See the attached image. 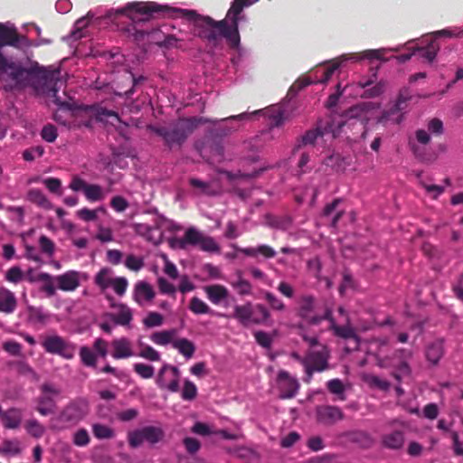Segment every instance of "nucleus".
Segmentation results:
<instances>
[{
	"label": "nucleus",
	"mask_w": 463,
	"mask_h": 463,
	"mask_svg": "<svg viewBox=\"0 0 463 463\" xmlns=\"http://www.w3.org/2000/svg\"><path fill=\"white\" fill-rule=\"evenodd\" d=\"M317 419L325 424H333L343 419L342 411L335 406H321L317 410Z\"/></svg>",
	"instance_id": "obj_25"
},
{
	"label": "nucleus",
	"mask_w": 463,
	"mask_h": 463,
	"mask_svg": "<svg viewBox=\"0 0 463 463\" xmlns=\"http://www.w3.org/2000/svg\"><path fill=\"white\" fill-rule=\"evenodd\" d=\"M22 452L20 441L17 439L4 440L0 447V453L4 455L15 456Z\"/></svg>",
	"instance_id": "obj_40"
},
{
	"label": "nucleus",
	"mask_w": 463,
	"mask_h": 463,
	"mask_svg": "<svg viewBox=\"0 0 463 463\" xmlns=\"http://www.w3.org/2000/svg\"><path fill=\"white\" fill-rule=\"evenodd\" d=\"M331 132L333 137H335L339 132V128L335 129L333 126H330L328 128H326L324 131H322L320 128H316L315 130L307 131L301 138V140L298 142V145L294 147V152L299 149L302 146L307 145H316L318 144L320 140L323 139V137L325 133Z\"/></svg>",
	"instance_id": "obj_21"
},
{
	"label": "nucleus",
	"mask_w": 463,
	"mask_h": 463,
	"mask_svg": "<svg viewBox=\"0 0 463 463\" xmlns=\"http://www.w3.org/2000/svg\"><path fill=\"white\" fill-rule=\"evenodd\" d=\"M232 317L242 326H249L266 323L270 317V313L261 304H257L253 307L250 302H247L244 305L235 306Z\"/></svg>",
	"instance_id": "obj_4"
},
{
	"label": "nucleus",
	"mask_w": 463,
	"mask_h": 463,
	"mask_svg": "<svg viewBox=\"0 0 463 463\" xmlns=\"http://www.w3.org/2000/svg\"><path fill=\"white\" fill-rule=\"evenodd\" d=\"M72 441L78 447H85L90 441V435L85 429H80L73 434Z\"/></svg>",
	"instance_id": "obj_54"
},
{
	"label": "nucleus",
	"mask_w": 463,
	"mask_h": 463,
	"mask_svg": "<svg viewBox=\"0 0 463 463\" xmlns=\"http://www.w3.org/2000/svg\"><path fill=\"white\" fill-rule=\"evenodd\" d=\"M111 207L118 213H122L129 206L128 202L121 195L113 196L110 201Z\"/></svg>",
	"instance_id": "obj_59"
},
{
	"label": "nucleus",
	"mask_w": 463,
	"mask_h": 463,
	"mask_svg": "<svg viewBox=\"0 0 463 463\" xmlns=\"http://www.w3.org/2000/svg\"><path fill=\"white\" fill-rule=\"evenodd\" d=\"M259 0H234L228 10L224 20L215 22L209 16H203L194 10L178 9L194 27V34L199 37L214 40L217 37L215 31L224 36L232 45L237 46L240 43L238 20L244 6L251 5Z\"/></svg>",
	"instance_id": "obj_1"
},
{
	"label": "nucleus",
	"mask_w": 463,
	"mask_h": 463,
	"mask_svg": "<svg viewBox=\"0 0 463 463\" xmlns=\"http://www.w3.org/2000/svg\"><path fill=\"white\" fill-rule=\"evenodd\" d=\"M380 444L382 448L388 450L399 451L402 449L405 444L404 431L394 430L383 433L380 438Z\"/></svg>",
	"instance_id": "obj_17"
},
{
	"label": "nucleus",
	"mask_w": 463,
	"mask_h": 463,
	"mask_svg": "<svg viewBox=\"0 0 463 463\" xmlns=\"http://www.w3.org/2000/svg\"><path fill=\"white\" fill-rule=\"evenodd\" d=\"M22 411L17 408H10L1 415L2 424L5 429L16 430L22 423Z\"/></svg>",
	"instance_id": "obj_27"
},
{
	"label": "nucleus",
	"mask_w": 463,
	"mask_h": 463,
	"mask_svg": "<svg viewBox=\"0 0 463 463\" xmlns=\"http://www.w3.org/2000/svg\"><path fill=\"white\" fill-rule=\"evenodd\" d=\"M16 298L13 292L5 288H0V312L13 313L16 307Z\"/></svg>",
	"instance_id": "obj_30"
},
{
	"label": "nucleus",
	"mask_w": 463,
	"mask_h": 463,
	"mask_svg": "<svg viewBox=\"0 0 463 463\" xmlns=\"http://www.w3.org/2000/svg\"><path fill=\"white\" fill-rule=\"evenodd\" d=\"M99 213H106L104 206H99L96 209L82 208L77 211L76 215L84 222H94L98 219Z\"/></svg>",
	"instance_id": "obj_42"
},
{
	"label": "nucleus",
	"mask_w": 463,
	"mask_h": 463,
	"mask_svg": "<svg viewBox=\"0 0 463 463\" xmlns=\"http://www.w3.org/2000/svg\"><path fill=\"white\" fill-rule=\"evenodd\" d=\"M316 307V298L311 295H303L298 300V314L301 317L308 318Z\"/></svg>",
	"instance_id": "obj_32"
},
{
	"label": "nucleus",
	"mask_w": 463,
	"mask_h": 463,
	"mask_svg": "<svg viewBox=\"0 0 463 463\" xmlns=\"http://www.w3.org/2000/svg\"><path fill=\"white\" fill-rule=\"evenodd\" d=\"M337 203L338 202L335 201L332 203L326 205V208L324 209L325 217L331 218L330 222L331 225L333 226H335L337 221L341 217V213H336L332 218V214L334 213V211L335 210Z\"/></svg>",
	"instance_id": "obj_60"
},
{
	"label": "nucleus",
	"mask_w": 463,
	"mask_h": 463,
	"mask_svg": "<svg viewBox=\"0 0 463 463\" xmlns=\"http://www.w3.org/2000/svg\"><path fill=\"white\" fill-rule=\"evenodd\" d=\"M444 354L443 343L440 340L430 343L426 349V357L432 364H437Z\"/></svg>",
	"instance_id": "obj_33"
},
{
	"label": "nucleus",
	"mask_w": 463,
	"mask_h": 463,
	"mask_svg": "<svg viewBox=\"0 0 463 463\" xmlns=\"http://www.w3.org/2000/svg\"><path fill=\"white\" fill-rule=\"evenodd\" d=\"M184 445L186 451L190 454L196 453L201 447L200 442L196 439L191 437L184 439Z\"/></svg>",
	"instance_id": "obj_64"
},
{
	"label": "nucleus",
	"mask_w": 463,
	"mask_h": 463,
	"mask_svg": "<svg viewBox=\"0 0 463 463\" xmlns=\"http://www.w3.org/2000/svg\"><path fill=\"white\" fill-rule=\"evenodd\" d=\"M155 225L156 227V231L161 232L162 233L163 231L175 232L182 229V227L179 224L163 216H156L155 218Z\"/></svg>",
	"instance_id": "obj_39"
},
{
	"label": "nucleus",
	"mask_w": 463,
	"mask_h": 463,
	"mask_svg": "<svg viewBox=\"0 0 463 463\" xmlns=\"http://www.w3.org/2000/svg\"><path fill=\"white\" fill-rule=\"evenodd\" d=\"M371 348L373 351L374 357L376 359V364L382 368L388 367H398V371L393 373V376L400 380L402 375L409 374L410 368L407 363L402 362L399 364L395 363V358L401 354L405 353L404 350H397L392 352V354H389V352L392 351V348L389 345V339L387 337L383 338H375L371 342Z\"/></svg>",
	"instance_id": "obj_3"
},
{
	"label": "nucleus",
	"mask_w": 463,
	"mask_h": 463,
	"mask_svg": "<svg viewBox=\"0 0 463 463\" xmlns=\"http://www.w3.org/2000/svg\"><path fill=\"white\" fill-rule=\"evenodd\" d=\"M155 298V291L150 284L145 281L136 283L133 291L134 300L140 306L150 302Z\"/></svg>",
	"instance_id": "obj_24"
},
{
	"label": "nucleus",
	"mask_w": 463,
	"mask_h": 463,
	"mask_svg": "<svg viewBox=\"0 0 463 463\" xmlns=\"http://www.w3.org/2000/svg\"><path fill=\"white\" fill-rule=\"evenodd\" d=\"M43 184L52 193L60 194L61 183L58 178L49 177L43 180Z\"/></svg>",
	"instance_id": "obj_62"
},
{
	"label": "nucleus",
	"mask_w": 463,
	"mask_h": 463,
	"mask_svg": "<svg viewBox=\"0 0 463 463\" xmlns=\"http://www.w3.org/2000/svg\"><path fill=\"white\" fill-rule=\"evenodd\" d=\"M196 395H197L196 385L190 380H185L184 382V386L182 389V398L186 401H192L196 397Z\"/></svg>",
	"instance_id": "obj_53"
},
{
	"label": "nucleus",
	"mask_w": 463,
	"mask_h": 463,
	"mask_svg": "<svg viewBox=\"0 0 463 463\" xmlns=\"http://www.w3.org/2000/svg\"><path fill=\"white\" fill-rule=\"evenodd\" d=\"M164 430L159 427L146 426L128 432V440L131 448L140 447L145 441L156 444L163 439Z\"/></svg>",
	"instance_id": "obj_11"
},
{
	"label": "nucleus",
	"mask_w": 463,
	"mask_h": 463,
	"mask_svg": "<svg viewBox=\"0 0 463 463\" xmlns=\"http://www.w3.org/2000/svg\"><path fill=\"white\" fill-rule=\"evenodd\" d=\"M350 439L362 448H370L374 442L373 437L365 431H354L350 433Z\"/></svg>",
	"instance_id": "obj_44"
},
{
	"label": "nucleus",
	"mask_w": 463,
	"mask_h": 463,
	"mask_svg": "<svg viewBox=\"0 0 463 463\" xmlns=\"http://www.w3.org/2000/svg\"><path fill=\"white\" fill-rule=\"evenodd\" d=\"M84 195L90 202H100L106 198L107 192L99 184H89Z\"/></svg>",
	"instance_id": "obj_35"
},
{
	"label": "nucleus",
	"mask_w": 463,
	"mask_h": 463,
	"mask_svg": "<svg viewBox=\"0 0 463 463\" xmlns=\"http://www.w3.org/2000/svg\"><path fill=\"white\" fill-rule=\"evenodd\" d=\"M24 429L30 436H32L35 439H39V438L43 437L46 431L45 426H43L36 419L27 420L24 423Z\"/></svg>",
	"instance_id": "obj_37"
},
{
	"label": "nucleus",
	"mask_w": 463,
	"mask_h": 463,
	"mask_svg": "<svg viewBox=\"0 0 463 463\" xmlns=\"http://www.w3.org/2000/svg\"><path fill=\"white\" fill-rule=\"evenodd\" d=\"M27 199L31 203L38 205L41 208L49 210L52 208V203L48 200L46 195L38 189H31L27 193Z\"/></svg>",
	"instance_id": "obj_34"
},
{
	"label": "nucleus",
	"mask_w": 463,
	"mask_h": 463,
	"mask_svg": "<svg viewBox=\"0 0 463 463\" xmlns=\"http://www.w3.org/2000/svg\"><path fill=\"white\" fill-rule=\"evenodd\" d=\"M138 356L151 362H156L160 360V354L155 348L142 343H139Z\"/></svg>",
	"instance_id": "obj_45"
},
{
	"label": "nucleus",
	"mask_w": 463,
	"mask_h": 463,
	"mask_svg": "<svg viewBox=\"0 0 463 463\" xmlns=\"http://www.w3.org/2000/svg\"><path fill=\"white\" fill-rule=\"evenodd\" d=\"M323 319H328L330 321V327L334 330L335 334L337 336L343 337V338H354L357 341V336L354 333V330L349 326L346 325L345 326H338L335 320L332 318L331 316V310H326L325 315L322 317H313L310 318V322L312 324H318Z\"/></svg>",
	"instance_id": "obj_20"
},
{
	"label": "nucleus",
	"mask_w": 463,
	"mask_h": 463,
	"mask_svg": "<svg viewBox=\"0 0 463 463\" xmlns=\"http://www.w3.org/2000/svg\"><path fill=\"white\" fill-rule=\"evenodd\" d=\"M94 283L101 292L105 293L109 288H111L118 296H123L128 286L126 278L115 276L113 270L109 268L101 269L95 275Z\"/></svg>",
	"instance_id": "obj_7"
},
{
	"label": "nucleus",
	"mask_w": 463,
	"mask_h": 463,
	"mask_svg": "<svg viewBox=\"0 0 463 463\" xmlns=\"http://www.w3.org/2000/svg\"><path fill=\"white\" fill-rule=\"evenodd\" d=\"M89 411V404L85 400H78L69 403L53 420L52 429H64L82 420Z\"/></svg>",
	"instance_id": "obj_6"
},
{
	"label": "nucleus",
	"mask_w": 463,
	"mask_h": 463,
	"mask_svg": "<svg viewBox=\"0 0 463 463\" xmlns=\"http://www.w3.org/2000/svg\"><path fill=\"white\" fill-rule=\"evenodd\" d=\"M165 260L164 272L171 279H176L178 277V270L176 266L171 262L165 255L163 256Z\"/></svg>",
	"instance_id": "obj_63"
},
{
	"label": "nucleus",
	"mask_w": 463,
	"mask_h": 463,
	"mask_svg": "<svg viewBox=\"0 0 463 463\" xmlns=\"http://www.w3.org/2000/svg\"><path fill=\"white\" fill-rule=\"evenodd\" d=\"M125 265L128 269L138 271L141 269L144 266V260L141 257H137L135 255H129L127 257L125 260Z\"/></svg>",
	"instance_id": "obj_58"
},
{
	"label": "nucleus",
	"mask_w": 463,
	"mask_h": 463,
	"mask_svg": "<svg viewBox=\"0 0 463 463\" xmlns=\"http://www.w3.org/2000/svg\"><path fill=\"white\" fill-rule=\"evenodd\" d=\"M39 247L43 253L49 257H52L55 251L54 242L45 235H42L39 238Z\"/></svg>",
	"instance_id": "obj_52"
},
{
	"label": "nucleus",
	"mask_w": 463,
	"mask_h": 463,
	"mask_svg": "<svg viewBox=\"0 0 463 463\" xmlns=\"http://www.w3.org/2000/svg\"><path fill=\"white\" fill-rule=\"evenodd\" d=\"M379 109L380 105L372 101L361 102L351 107L345 112L346 120L338 125L339 130L341 131L345 126L354 128L356 131L348 136V138L355 143L364 141L367 134L366 125L375 118Z\"/></svg>",
	"instance_id": "obj_2"
},
{
	"label": "nucleus",
	"mask_w": 463,
	"mask_h": 463,
	"mask_svg": "<svg viewBox=\"0 0 463 463\" xmlns=\"http://www.w3.org/2000/svg\"><path fill=\"white\" fill-rule=\"evenodd\" d=\"M133 229L137 234L145 237L148 241H151L156 245L162 241V232L156 231L155 222L153 225L135 223L133 224Z\"/></svg>",
	"instance_id": "obj_26"
},
{
	"label": "nucleus",
	"mask_w": 463,
	"mask_h": 463,
	"mask_svg": "<svg viewBox=\"0 0 463 463\" xmlns=\"http://www.w3.org/2000/svg\"><path fill=\"white\" fill-rule=\"evenodd\" d=\"M176 335L177 331L175 329L156 331L150 335V339L153 343L158 345H166L168 344L173 345Z\"/></svg>",
	"instance_id": "obj_31"
},
{
	"label": "nucleus",
	"mask_w": 463,
	"mask_h": 463,
	"mask_svg": "<svg viewBox=\"0 0 463 463\" xmlns=\"http://www.w3.org/2000/svg\"><path fill=\"white\" fill-rule=\"evenodd\" d=\"M430 135L425 129H418L413 137L410 138L409 145L411 149L418 157L424 156L425 147L430 142Z\"/></svg>",
	"instance_id": "obj_22"
},
{
	"label": "nucleus",
	"mask_w": 463,
	"mask_h": 463,
	"mask_svg": "<svg viewBox=\"0 0 463 463\" xmlns=\"http://www.w3.org/2000/svg\"><path fill=\"white\" fill-rule=\"evenodd\" d=\"M265 298L267 299L272 309L278 311L285 310L284 303L272 293L266 292Z\"/></svg>",
	"instance_id": "obj_61"
},
{
	"label": "nucleus",
	"mask_w": 463,
	"mask_h": 463,
	"mask_svg": "<svg viewBox=\"0 0 463 463\" xmlns=\"http://www.w3.org/2000/svg\"><path fill=\"white\" fill-rule=\"evenodd\" d=\"M92 432L98 439H109L115 436V431L112 428L101 423H94L92 425Z\"/></svg>",
	"instance_id": "obj_43"
},
{
	"label": "nucleus",
	"mask_w": 463,
	"mask_h": 463,
	"mask_svg": "<svg viewBox=\"0 0 463 463\" xmlns=\"http://www.w3.org/2000/svg\"><path fill=\"white\" fill-rule=\"evenodd\" d=\"M439 50V45L435 41H431L425 48H416V51L421 52L422 57L429 62H432L435 60Z\"/></svg>",
	"instance_id": "obj_50"
},
{
	"label": "nucleus",
	"mask_w": 463,
	"mask_h": 463,
	"mask_svg": "<svg viewBox=\"0 0 463 463\" xmlns=\"http://www.w3.org/2000/svg\"><path fill=\"white\" fill-rule=\"evenodd\" d=\"M96 116L99 120L109 122L111 125L120 122L119 117L116 112L106 109H97Z\"/></svg>",
	"instance_id": "obj_49"
},
{
	"label": "nucleus",
	"mask_w": 463,
	"mask_h": 463,
	"mask_svg": "<svg viewBox=\"0 0 463 463\" xmlns=\"http://www.w3.org/2000/svg\"><path fill=\"white\" fill-rule=\"evenodd\" d=\"M42 345L47 353L58 354L68 360L71 359L75 354V345L58 335H46Z\"/></svg>",
	"instance_id": "obj_12"
},
{
	"label": "nucleus",
	"mask_w": 463,
	"mask_h": 463,
	"mask_svg": "<svg viewBox=\"0 0 463 463\" xmlns=\"http://www.w3.org/2000/svg\"><path fill=\"white\" fill-rule=\"evenodd\" d=\"M363 379L365 383H367L370 386L378 388L383 391H386L390 388V383L384 379H382L373 374H364Z\"/></svg>",
	"instance_id": "obj_46"
},
{
	"label": "nucleus",
	"mask_w": 463,
	"mask_h": 463,
	"mask_svg": "<svg viewBox=\"0 0 463 463\" xmlns=\"http://www.w3.org/2000/svg\"><path fill=\"white\" fill-rule=\"evenodd\" d=\"M189 308L193 313L197 315L209 314L211 312L210 307L197 297H194L191 299Z\"/></svg>",
	"instance_id": "obj_48"
},
{
	"label": "nucleus",
	"mask_w": 463,
	"mask_h": 463,
	"mask_svg": "<svg viewBox=\"0 0 463 463\" xmlns=\"http://www.w3.org/2000/svg\"><path fill=\"white\" fill-rule=\"evenodd\" d=\"M180 371L177 367L165 364L158 372L156 383L162 389L176 392L179 390Z\"/></svg>",
	"instance_id": "obj_14"
},
{
	"label": "nucleus",
	"mask_w": 463,
	"mask_h": 463,
	"mask_svg": "<svg viewBox=\"0 0 463 463\" xmlns=\"http://www.w3.org/2000/svg\"><path fill=\"white\" fill-rule=\"evenodd\" d=\"M135 372L144 379H149L154 375V367L149 364L138 363L134 365Z\"/></svg>",
	"instance_id": "obj_56"
},
{
	"label": "nucleus",
	"mask_w": 463,
	"mask_h": 463,
	"mask_svg": "<svg viewBox=\"0 0 463 463\" xmlns=\"http://www.w3.org/2000/svg\"><path fill=\"white\" fill-rule=\"evenodd\" d=\"M328 358L329 351L326 346H321L320 350L317 351H311L302 361L307 373L305 382H310L313 373L323 372L327 369Z\"/></svg>",
	"instance_id": "obj_10"
},
{
	"label": "nucleus",
	"mask_w": 463,
	"mask_h": 463,
	"mask_svg": "<svg viewBox=\"0 0 463 463\" xmlns=\"http://www.w3.org/2000/svg\"><path fill=\"white\" fill-rule=\"evenodd\" d=\"M419 184L424 189L426 195L431 199H437L444 192L443 186L434 184L430 181L420 178Z\"/></svg>",
	"instance_id": "obj_41"
},
{
	"label": "nucleus",
	"mask_w": 463,
	"mask_h": 463,
	"mask_svg": "<svg viewBox=\"0 0 463 463\" xmlns=\"http://www.w3.org/2000/svg\"><path fill=\"white\" fill-rule=\"evenodd\" d=\"M327 388L332 393L339 395L340 400H345V396L344 394L345 386L339 379H333L329 381L327 383Z\"/></svg>",
	"instance_id": "obj_55"
},
{
	"label": "nucleus",
	"mask_w": 463,
	"mask_h": 463,
	"mask_svg": "<svg viewBox=\"0 0 463 463\" xmlns=\"http://www.w3.org/2000/svg\"><path fill=\"white\" fill-rule=\"evenodd\" d=\"M238 251L243 253L249 257H257L258 255H261L266 259L273 258L276 255V251L270 246L262 244L257 247H250V248H239L237 246H233Z\"/></svg>",
	"instance_id": "obj_29"
},
{
	"label": "nucleus",
	"mask_w": 463,
	"mask_h": 463,
	"mask_svg": "<svg viewBox=\"0 0 463 463\" xmlns=\"http://www.w3.org/2000/svg\"><path fill=\"white\" fill-rule=\"evenodd\" d=\"M110 302V307L115 309L116 312L109 316L115 322V324L128 326L133 318L132 310L123 303H117L112 298L107 297Z\"/></svg>",
	"instance_id": "obj_18"
},
{
	"label": "nucleus",
	"mask_w": 463,
	"mask_h": 463,
	"mask_svg": "<svg viewBox=\"0 0 463 463\" xmlns=\"http://www.w3.org/2000/svg\"><path fill=\"white\" fill-rule=\"evenodd\" d=\"M276 383L282 399L293 398L298 392L299 383L298 379L287 371L280 370L278 373Z\"/></svg>",
	"instance_id": "obj_15"
},
{
	"label": "nucleus",
	"mask_w": 463,
	"mask_h": 463,
	"mask_svg": "<svg viewBox=\"0 0 463 463\" xmlns=\"http://www.w3.org/2000/svg\"><path fill=\"white\" fill-rule=\"evenodd\" d=\"M41 395L37 399V411L46 416L54 412L56 409L55 398L59 396L61 391L51 383H43L41 386Z\"/></svg>",
	"instance_id": "obj_13"
},
{
	"label": "nucleus",
	"mask_w": 463,
	"mask_h": 463,
	"mask_svg": "<svg viewBox=\"0 0 463 463\" xmlns=\"http://www.w3.org/2000/svg\"><path fill=\"white\" fill-rule=\"evenodd\" d=\"M184 241L186 248L194 246L203 251L211 253H219L221 250L219 244L213 237L205 235L194 227H190L185 231Z\"/></svg>",
	"instance_id": "obj_9"
},
{
	"label": "nucleus",
	"mask_w": 463,
	"mask_h": 463,
	"mask_svg": "<svg viewBox=\"0 0 463 463\" xmlns=\"http://www.w3.org/2000/svg\"><path fill=\"white\" fill-rule=\"evenodd\" d=\"M93 17V15L89 13L85 17H81L78 19L74 25V30L72 31L70 37L74 40L80 39L83 36L82 30L88 25L89 21Z\"/></svg>",
	"instance_id": "obj_47"
},
{
	"label": "nucleus",
	"mask_w": 463,
	"mask_h": 463,
	"mask_svg": "<svg viewBox=\"0 0 463 463\" xmlns=\"http://www.w3.org/2000/svg\"><path fill=\"white\" fill-rule=\"evenodd\" d=\"M173 347L177 349L187 359L191 358L195 351L194 345L186 338L175 339L173 342Z\"/></svg>",
	"instance_id": "obj_36"
},
{
	"label": "nucleus",
	"mask_w": 463,
	"mask_h": 463,
	"mask_svg": "<svg viewBox=\"0 0 463 463\" xmlns=\"http://www.w3.org/2000/svg\"><path fill=\"white\" fill-rule=\"evenodd\" d=\"M178 9L179 8L162 6L155 2H137L128 4L125 8L117 10V13L127 14L131 20L140 21L147 19L149 15L153 13H156L162 10H167L169 12L177 14V16L182 17L185 19L187 22H189L186 17H184L180 12H178Z\"/></svg>",
	"instance_id": "obj_5"
},
{
	"label": "nucleus",
	"mask_w": 463,
	"mask_h": 463,
	"mask_svg": "<svg viewBox=\"0 0 463 463\" xmlns=\"http://www.w3.org/2000/svg\"><path fill=\"white\" fill-rule=\"evenodd\" d=\"M210 121L203 118H191L180 119L175 127L167 131L165 135V140L169 145L182 143L187 136L200 124Z\"/></svg>",
	"instance_id": "obj_8"
},
{
	"label": "nucleus",
	"mask_w": 463,
	"mask_h": 463,
	"mask_svg": "<svg viewBox=\"0 0 463 463\" xmlns=\"http://www.w3.org/2000/svg\"><path fill=\"white\" fill-rule=\"evenodd\" d=\"M203 290L206 293L208 299L214 305H218L229 297L228 289L222 285L214 284L205 286Z\"/></svg>",
	"instance_id": "obj_28"
},
{
	"label": "nucleus",
	"mask_w": 463,
	"mask_h": 463,
	"mask_svg": "<svg viewBox=\"0 0 463 463\" xmlns=\"http://www.w3.org/2000/svg\"><path fill=\"white\" fill-rule=\"evenodd\" d=\"M163 316L157 312H150L143 320L146 327L159 326L163 324Z\"/></svg>",
	"instance_id": "obj_57"
},
{
	"label": "nucleus",
	"mask_w": 463,
	"mask_h": 463,
	"mask_svg": "<svg viewBox=\"0 0 463 463\" xmlns=\"http://www.w3.org/2000/svg\"><path fill=\"white\" fill-rule=\"evenodd\" d=\"M231 286L241 296H248L252 293V286L245 279L241 273H238L237 279L231 282Z\"/></svg>",
	"instance_id": "obj_38"
},
{
	"label": "nucleus",
	"mask_w": 463,
	"mask_h": 463,
	"mask_svg": "<svg viewBox=\"0 0 463 463\" xmlns=\"http://www.w3.org/2000/svg\"><path fill=\"white\" fill-rule=\"evenodd\" d=\"M80 356L81 362L86 366L94 367L97 364V354L92 352L89 347L82 346L80 350Z\"/></svg>",
	"instance_id": "obj_51"
},
{
	"label": "nucleus",
	"mask_w": 463,
	"mask_h": 463,
	"mask_svg": "<svg viewBox=\"0 0 463 463\" xmlns=\"http://www.w3.org/2000/svg\"><path fill=\"white\" fill-rule=\"evenodd\" d=\"M82 279H86V276L77 270H68L55 276L58 289L68 292L76 290L80 286Z\"/></svg>",
	"instance_id": "obj_16"
},
{
	"label": "nucleus",
	"mask_w": 463,
	"mask_h": 463,
	"mask_svg": "<svg viewBox=\"0 0 463 463\" xmlns=\"http://www.w3.org/2000/svg\"><path fill=\"white\" fill-rule=\"evenodd\" d=\"M111 347V355L115 359H125L134 355L132 344L127 337L114 339Z\"/></svg>",
	"instance_id": "obj_23"
},
{
	"label": "nucleus",
	"mask_w": 463,
	"mask_h": 463,
	"mask_svg": "<svg viewBox=\"0 0 463 463\" xmlns=\"http://www.w3.org/2000/svg\"><path fill=\"white\" fill-rule=\"evenodd\" d=\"M405 101L402 99H398L397 102L389 109L384 110L380 117L377 118L376 122L384 127L389 125H398L403 119L402 104Z\"/></svg>",
	"instance_id": "obj_19"
}]
</instances>
